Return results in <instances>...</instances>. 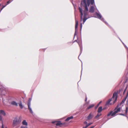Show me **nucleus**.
Instances as JSON below:
<instances>
[{
    "label": "nucleus",
    "instance_id": "obj_14",
    "mask_svg": "<svg viewBox=\"0 0 128 128\" xmlns=\"http://www.w3.org/2000/svg\"><path fill=\"white\" fill-rule=\"evenodd\" d=\"M78 42V44H79V45L80 46V48L81 52L82 51V42L80 43L79 42Z\"/></svg>",
    "mask_w": 128,
    "mask_h": 128
},
{
    "label": "nucleus",
    "instance_id": "obj_33",
    "mask_svg": "<svg viewBox=\"0 0 128 128\" xmlns=\"http://www.w3.org/2000/svg\"><path fill=\"white\" fill-rule=\"evenodd\" d=\"M94 126H92L90 127V128H94Z\"/></svg>",
    "mask_w": 128,
    "mask_h": 128
},
{
    "label": "nucleus",
    "instance_id": "obj_29",
    "mask_svg": "<svg viewBox=\"0 0 128 128\" xmlns=\"http://www.w3.org/2000/svg\"><path fill=\"white\" fill-rule=\"evenodd\" d=\"M11 2V1L10 2V1H8V2H7V4H6V6L7 5L9 4Z\"/></svg>",
    "mask_w": 128,
    "mask_h": 128
},
{
    "label": "nucleus",
    "instance_id": "obj_27",
    "mask_svg": "<svg viewBox=\"0 0 128 128\" xmlns=\"http://www.w3.org/2000/svg\"><path fill=\"white\" fill-rule=\"evenodd\" d=\"M128 107H126V110H125V112L126 114H127L128 112Z\"/></svg>",
    "mask_w": 128,
    "mask_h": 128
},
{
    "label": "nucleus",
    "instance_id": "obj_12",
    "mask_svg": "<svg viewBox=\"0 0 128 128\" xmlns=\"http://www.w3.org/2000/svg\"><path fill=\"white\" fill-rule=\"evenodd\" d=\"M0 112L1 114L3 115L4 116H5L6 115V114L4 110H0Z\"/></svg>",
    "mask_w": 128,
    "mask_h": 128
},
{
    "label": "nucleus",
    "instance_id": "obj_37",
    "mask_svg": "<svg viewBox=\"0 0 128 128\" xmlns=\"http://www.w3.org/2000/svg\"><path fill=\"white\" fill-rule=\"evenodd\" d=\"M87 98L86 97V100H85V101H86L87 100Z\"/></svg>",
    "mask_w": 128,
    "mask_h": 128
},
{
    "label": "nucleus",
    "instance_id": "obj_26",
    "mask_svg": "<svg viewBox=\"0 0 128 128\" xmlns=\"http://www.w3.org/2000/svg\"><path fill=\"white\" fill-rule=\"evenodd\" d=\"M102 102V101H101L98 104L97 106L96 107V108L98 107V106H99L100 104Z\"/></svg>",
    "mask_w": 128,
    "mask_h": 128
},
{
    "label": "nucleus",
    "instance_id": "obj_10",
    "mask_svg": "<svg viewBox=\"0 0 128 128\" xmlns=\"http://www.w3.org/2000/svg\"><path fill=\"white\" fill-rule=\"evenodd\" d=\"M10 104H12L16 106H18V103L14 101H13L11 102Z\"/></svg>",
    "mask_w": 128,
    "mask_h": 128
},
{
    "label": "nucleus",
    "instance_id": "obj_35",
    "mask_svg": "<svg viewBox=\"0 0 128 128\" xmlns=\"http://www.w3.org/2000/svg\"><path fill=\"white\" fill-rule=\"evenodd\" d=\"M87 128V127L86 126H85L84 127V126L83 127V128Z\"/></svg>",
    "mask_w": 128,
    "mask_h": 128
},
{
    "label": "nucleus",
    "instance_id": "obj_6",
    "mask_svg": "<svg viewBox=\"0 0 128 128\" xmlns=\"http://www.w3.org/2000/svg\"><path fill=\"white\" fill-rule=\"evenodd\" d=\"M96 14L98 18L100 19L102 21L104 22V18H102V16L100 13L96 12Z\"/></svg>",
    "mask_w": 128,
    "mask_h": 128
},
{
    "label": "nucleus",
    "instance_id": "obj_25",
    "mask_svg": "<svg viewBox=\"0 0 128 128\" xmlns=\"http://www.w3.org/2000/svg\"><path fill=\"white\" fill-rule=\"evenodd\" d=\"M21 128H28L27 126H21Z\"/></svg>",
    "mask_w": 128,
    "mask_h": 128
},
{
    "label": "nucleus",
    "instance_id": "obj_13",
    "mask_svg": "<svg viewBox=\"0 0 128 128\" xmlns=\"http://www.w3.org/2000/svg\"><path fill=\"white\" fill-rule=\"evenodd\" d=\"M22 124L25 125L26 126L28 125V123L26 122V121L25 120H23L22 122Z\"/></svg>",
    "mask_w": 128,
    "mask_h": 128
},
{
    "label": "nucleus",
    "instance_id": "obj_2",
    "mask_svg": "<svg viewBox=\"0 0 128 128\" xmlns=\"http://www.w3.org/2000/svg\"><path fill=\"white\" fill-rule=\"evenodd\" d=\"M117 97V93L116 92H115L113 94L112 98L111 99H110L106 103V105H107L109 104L112 100H113V103H114L116 100Z\"/></svg>",
    "mask_w": 128,
    "mask_h": 128
},
{
    "label": "nucleus",
    "instance_id": "obj_3",
    "mask_svg": "<svg viewBox=\"0 0 128 128\" xmlns=\"http://www.w3.org/2000/svg\"><path fill=\"white\" fill-rule=\"evenodd\" d=\"M21 122V120L16 118L14 119L12 124L13 126L14 127L19 124Z\"/></svg>",
    "mask_w": 128,
    "mask_h": 128
},
{
    "label": "nucleus",
    "instance_id": "obj_36",
    "mask_svg": "<svg viewBox=\"0 0 128 128\" xmlns=\"http://www.w3.org/2000/svg\"><path fill=\"white\" fill-rule=\"evenodd\" d=\"M120 115L124 116V114H120Z\"/></svg>",
    "mask_w": 128,
    "mask_h": 128
},
{
    "label": "nucleus",
    "instance_id": "obj_40",
    "mask_svg": "<svg viewBox=\"0 0 128 128\" xmlns=\"http://www.w3.org/2000/svg\"><path fill=\"white\" fill-rule=\"evenodd\" d=\"M2 100H3V102H4V101H3V99H2Z\"/></svg>",
    "mask_w": 128,
    "mask_h": 128
},
{
    "label": "nucleus",
    "instance_id": "obj_9",
    "mask_svg": "<svg viewBox=\"0 0 128 128\" xmlns=\"http://www.w3.org/2000/svg\"><path fill=\"white\" fill-rule=\"evenodd\" d=\"M94 8L93 6H91L89 12H90L93 13L94 11Z\"/></svg>",
    "mask_w": 128,
    "mask_h": 128
},
{
    "label": "nucleus",
    "instance_id": "obj_34",
    "mask_svg": "<svg viewBox=\"0 0 128 128\" xmlns=\"http://www.w3.org/2000/svg\"><path fill=\"white\" fill-rule=\"evenodd\" d=\"M82 27V23H80V27L81 28Z\"/></svg>",
    "mask_w": 128,
    "mask_h": 128
},
{
    "label": "nucleus",
    "instance_id": "obj_18",
    "mask_svg": "<svg viewBox=\"0 0 128 128\" xmlns=\"http://www.w3.org/2000/svg\"><path fill=\"white\" fill-rule=\"evenodd\" d=\"M94 106V104H92L89 106L88 108V109H89L90 108H92Z\"/></svg>",
    "mask_w": 128,
    "mask_h": 128
},
{
    "label": "nucleus",
    "instance_id": "obj_7",
    "mask_svg": "<svg viewBox=\"0 0 128 128\" xmlns=\"http://www.w3.org/2000/svg\"><path fill=\"white\" fill-rule=\"evenodd\" d=\"M112 111H111L107 115L108 116H109L111 115L112 116H114L116 113L115 110L113 113H112Z\"/></svg>",
    "mask_w": 128,
    "mask_h": 128
},
{
    "label": "nucleus",
    "instance_id": "obj_28",
    "mask_svg": "<svg viewBox=\"0 0 128 128\" xmlns=\"http://www.w3.org/2000/svg\"><path fill=\"white\" fill-rule=\"evenodd\" d=\"M6 6V5L3 6L2 8L1 9V11Z\"/></svg>",
    "mask_w": 128,
    "mask_h": 128
},
{
    "label": "nucleus",
    "instance_id": "obj_39",
    "mask_svg": "<svg viewBox=\"0 0 128 128\" xmlns=\"http://www.w3.org/2000/svg\"><path fill=\"white\" fill-rule=\"evenodd\" d=\"M13 0H12L11 1V2H12V1Z\"/></svg>",
    "mask_w": 128,
    "mask_h": 128
},
{
    "label": "nucleus",
    "instance_id": "obj_31",
    "mask_svg": "<svg viewBox=\"0 0 128 128\" xmlns=\"http://www.w3.org/2000/svg\"><path fill=\"white\" fill-rule=\"evenodd\" d=\"M78 32H75V34H74V37H75L76 35H77Z\"/></svg>",
    "mask_w": 128,
    "mask_h": 128
},
{
    "label": "nucleus",
    "instance_id": "obj_30",
    "mask_svg": "<svg viewBox=\"0 0 128 128\" xmlns=\"http://www.w3.org/2000/svg\"><path fill=\"white\" fill-rule=\"evenodd\" d=\"M84 124H85L87 125V122L85 121L84 122Z\"/></svg>",
    "mask_w": 128,
    "mask_h": 128
},
{
    "label": "nucleus",
    "instance_id": "obj_21",
    "mask_svg": "<svg viewBox=\"0 0 128 128\" xmlns=\"http://www.w3.org/2000/svg\"><path fill=\"white\" fill-rule=\"evenodd\" d=\"M101 115V114H98L96 116L95 118H98Z\"/></svg>",
    "mask_w": 128,
    "mask_h": 128
},
{
    "label": "nucleus",
    "instance_id": "obj_4",
    "mask_svg": "<svg viewBox=\"0 0 128 128\" xmlns=\"http://www.w3.org/2000/svg\"><path fill=\"white\" fill-rule=\"evenodd\" d=\"M32 100L31 98H29L28 102V109L29 110L30 112L32 114H33V112L32 109L30 107V102Z\"/></svg>",
    "mask_w": 128,
    "mask_h": 128
},
{
    "label": "nucleus",
    "instance_id": "obj_1",
    "mask_svg": "<svg viewBox=\"0 0 128 128\" xmlns=\"http://www.w3.org/2000/svg\"><path fill=\"white\" fill-rule=\"evenodd\" d=\"M90 4V0H82L80 3V6L82 8H84V16L82 12V10L80 7H79V9L80 13V22L83 20L84 24L86 20L90 17L88 15V7Z\"/></svg>",
    "mask_w": 128,
    "mask_h": 128
},
{
    "label": "nucleus",
    "instance_id": "obj_16",
    "mask_svg": "<svg viewBox=\"0 0 128 128\" xmlns=\"http://www.w3.org/2000/svg\"><path fill=\"white\" fill-rule=\"evenodd\" d=\"M102 110V106H100L99 107L98 110V112H101Z\"/></svg>",
    "mask_w": 128,
    "mask_h": 128
},
{
    "label": "nucleus",
    "instance_id": "obj_8",
    "mask_svg": "<svg viewBox=\"0 0 128 128\" xmlns=\"http://www.w3.org/2000/svg\"><path fill=\"white\" fill-rule=\"evenodd\" d=\"M119 105H120L119 104L118 105L114 110L116 112V113L118 112H120V108H118Z\"/></svg>",
    "mask_w": 128,
    "mask_h": 128
},
{
    "label": "nucleus",
    "instance_id": "obj_20",
    "mask_svg": "<svg viewBox=\"0 0 128 128\" xmlns=\"http://www.w3.org/2000/svg\"><path fill=\"white\" fill-rule=\"evenodd\" d=\"M78 21L77 20H76V25H75V29L76 30L77 28L78 25Z\"/></svg>",
    "mask_w": 128,
    "mask_h": 128
},
{
    "label": "nucleus",
    "instance_id": "obj_19",
    "mask_svg": "<svg viewBox=\"0 0 128 128\" xmlns=\"http://www.w3.org/2000/svg\"><path fill=\"white\" fill-rule=\"evenodd\" d=\"M73 118V117L72 116H71L70 117H69L66 120H65L66 121H67L70 119H72Z\"/></svg>",
    "mask_w": 128,
    "mask_h": 128
},
{
    "label": "nucleus",
    "instance_id": "obj_5",
    "mask_svg": "<svg viewBox=\"0 0 128 128\" xmlns=\"http://www.w3.org/2000/svg\"><path fill=\"white\" fill-rule=\"evenodd\" d=\"M0 90L2 94L4 95L6 92L5 88L4 87L2 86L0 88Z\"/></svg>",
    "mask_w": 128,
    "mask_h": 128
},
{
    "label": "nucleus",
    "instance_id": "obj_17",
    "mask_svg": "<svg viewBox=\"0 0 128 128\" xmlns=\"http://www.w3.org/2000/svg\"><path fill=\"white\" fill-rule=\"evenodd\" d=\"M19 105L21 108L22 109L23 108V106L21 102H20V103L19 104Z\"/></svg>",
    "mask_w": 128,
    "mask_h": 128
},
{
    "label": "nucleus",
    "instance_id": "obj_42",
    "mask_svg": "<svg viewBox=\"0 0 128 128\" xmlns=\"http://www.w3.org/2000/svg\"><path fill=\"white\" fill-rule=\"evenodd\" d=\"M10 0H9V1H10Z\"/></svg>",
    "mask_w": 128,
    "mask_h": 128
},
{
    "label": "nucleus",
    "instance_id": "obj_23",
    "mask_svg": "<svg viewBox=\"0 0 128 128\" xmlns=\"http://www.w3.org/2000/svg\"><path fill=\"white\" fill-rule=\"evenodd\" d=\"M126 98H127V97H125L123 100L122 101L121 103H124V102L126 100Z\"/></svg>",
    "mask_w": 128,
    "mask_h": 128
},
{
    "label": "nucleus",
    "instance_id": "obj_22",
    "mask_svg": "<svg viewBox=\"0 0 128 128\" xmlns=\"http://www.w3.org/2000/svg\"><path fill=\"white\" fill-rule=\"evenodd\" d=\"M90 3L91 4L93 5L94 3V0H90Z\"/></svg>",
    "mask_w": 128,
    "mask_h": 128
},
{
    "label": "nucleus",
    "instance_id": "obj_32",
    "mask_svg": "<svg viewBox=\"0 0 128 128\" xmlns=\"http://www.w3.org/2000/svg\"><path fill=\"white\" fill-rule=\"evenodd\" d=\"M126 89L124 90V92H123V94H124V93H125V92H126Z\"/></svg>",
    "mask_w": 128,
    "mask_h": 128
},
{
    "label": "nucleus",
    "instance_id": "obj_11",
    "mask_svg": "<svg viewBox=\"0 0 128 128\" xmlns=\"http://www.w3.org/2000/svg\"><path fill=\"white\" fill-rule=\"evenodd\" d=\"M93 116V115L91 113H90L87 117L88 119V120H90L92 118Z\"/></svg>",
    "mask_w": 128,
    "mask_h": 128
},
{
    "label": "nucleus",
    "instance_id": "obj_41",
    "mask_svg": "<svg viewBox=\"0 0 128 128\" xmlns=\"http://www.w3.org/2000/svg\"><path fill=\"white\" fill-rule=\"evenodd\" d=\"M1 6V4H0V6Z\"/></svg>",
    "mask_w": 128,
    "mask_h": 128
},
{
    "label": "nucleus",
    "instance_id": "obj_15",
    "mask_svg": "<svg viewBox=\"0 0 128 128\" xmlns=\"http://www.w3.org/2000/svg\"><path fill=\"white\" fill-rule=\"evenodd\" d=\"M62 124V123L60 122H57L56 124V126H61Z\"/></svg>",
    "mask_w": 128,
    "mask_h": 128
},
{
    "label": "nucleus",
    "instance_id": "obj_38",
    "mask_svg": "<svg viewBox=\"0 0 128 128\" xmlns=\"http://www.w3.org/2000/svg\"><path fill=\"white\" fill-rule=\"evenodd\" d=\"M105 22V23H106V24H107V23L106 22Z\"/></svg>",
    "mask_w": 128,
    "mask_h": 128
},
{
    "label": "nucleus",
    "instance_id": "obj_24",
    "mask_svg": "<svg viewBox=\"0 0 128 128\" xmlns=\"http://www.w3.org/2000/svg\"><path fill=\"white\" fill-rule=\"evenodd\" d=\"M92 124V123H89L88 124H87V125H86V126L87 127H88L89 126H90V125Z\"/></svg>",
    "mask_w": 128,
    "mask_h": 128
}]
</instances>
